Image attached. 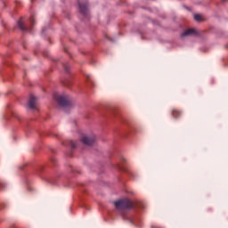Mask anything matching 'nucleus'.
Masks as SVG:
<instances>
[{
	"label": "nucleus",
	"mask_w": 228,
	"mask_h": 228,
	"mask_svg": "<svg viewBox=\"0 0 228 228\" xmlns=\"http://www.w3.org/2000/svg\"><path fill=\"white\" fill-rule=\"evenodd\" d=\"M114 206L116 209H119L120 211H126L133 209V208H134V201L125 198L122 200H118V201H114Z\"/></svg>",
	"instance_id": "obj_1"
},
{
	"label": "nucleus",
	"mask_w": 228,
	"mask_h": 228,
	"mask_svg": "<svg viewBox=\"0 0 228 228\" xmlns=\"http://www.w3.org/2000/svg\"><path fill=\"white\" fill-rule=\"evenodd\" d=\"M57 102H59L60 106L63 107H67L69 106V104H70V100L69 99V96H59Z\"/></svg>",
	"instance_id": "obj_2"
},
{
	"label": "nucleus",
	"mask_w": 228,
	"mask_h": 228,
	"mask_svg": "<svg viewBox=\"0 0 228 228\" xmlns=\"http://www.w3.org/2000/svg\"><path fill=\"white\" fill-rule=\"evenodd\" d=\"M194 20L197 22H200V21H202V16H200V14H194Z\"/></svg>",
	"instance_id": "obj_8"
},
{
	"label": "nucleus",
	"mask_w": 228,
	"mask_h": 228,
	"mask_svg": "<svg viewBox=\"0 0 228 228\" xmlns=\"http://www.w3.org/2000/svg\"><path fill=\"white\" fill-rule=\"evenodd\" d=\"M172 115L174 117V118H179L181 115H183V112H181L178 110H172Z\"/></svg>",
	"instance_id": "obj_6"
},
{
	"label": "nucleus",
	"mask_w": 228,
	"mask_h": 228,
	"mask_svg": "<svg viewBox=\"0 0 228 228\" xmlns=\"http://www.w3.org/2000/svg\"><path fill=\"white\" fill-rule=\"evenodd\" d=\"M82 143H84V145H94V143H95V138L94 137H87L85 136L81 139Z\"/></svg>",
	"instance_id": "obj_4"
},
{
	"label": "nucleus",
	"mask_w": 228,
	"mask_h": 228,
	"mask_svg": "<svg viewBox=\"0 0 228 228\" xmlns=\"http://www.w3.org/2000/svg\"><path fill=\"white\" fill-rule=\"evenodd\" d=\"M0 186H4L3 183H0Z\"/></svg>",
	"instance_id": "obj_11"
},
{
	"label": "nucleus",
	"mask_w": 228,
	"mask_h": 228,
	"mask_svg": "<svg viewBox=\"0 0 228 228\" xmlns=\"http://www.w3.org/2000/svg\"><path fill=\"white\" fill-rule=\"evenodd\" d=\"M79 10H80V12L83 13V15L86 14V12H87L86 4H79Z\"/></svg>",
	"instance_id": "obj_7"
},
{
	"label": "nucleus",
	"mask_w": 228,
	"mask_h": 228,
	"mask_svg": "<svg viewBox=\"0 0 228 228\" xmlns=\"http://www.w3.org/2000/svg\"><path fill=\"white\" fill-rule=\"evenodd\" d=\"M18 27H19L20 29H21L22 31L26 30V28H24V23H22V20H19V21H18Z\"/></svg>",
	"instance_id": "obj_9"
},
{
	"label": "nucleus",
	"mask_w": 228,
	"mask_h": 228,
	"mask_svg": "<svg viewBox=\"0 0 228 228\" xmlns=\"http://www.w3.org/2000/svg\"><path fill=\"white\" fill-rule=\"evenodd\" d=\"M71 147L72 149H76L77 147V143H76V142H71Z\"/></svg>",
	"instance_id": "obj_10"
},
{
	"label": "nucleus",
	"mask_w": 228,
	"mask_h": 228,
	"mask_svg": "<svg viewBox=\"0 0 228 228\" xmlns=\"http://www.w3.org/2000/svg\"><path fill=\"white\" fill-rule=\"evenodd\" d=\"M37 97H35L34 95H30V98L28 100V108L30 110H37L38 108L37 107Z\"/></svg>",
	"instance_id": "obj_3"
},
{
	"label": "nucleus",
	"mask_w": 228,
	"mask_h": 228,
	"mask_svg": "<svg viewBox=\"0 0 228 228\" xmlns=\"http://www.w3.org/2000/svg\"><path fill=\"white\" fill-rule=\"evenodd\" d=\"M196 31L194 28H189L187 30L184 31V33H183L181 35L182 38H184V37H190V35H195Z\"/></svg>",
	"instance_id": "obj_5"
}]
</instances>
